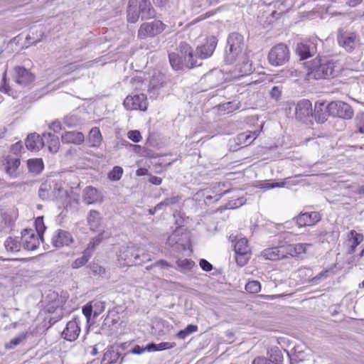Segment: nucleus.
Instances as JSON below:
<instances>
[{
  "label": "nucleus",
  "mask_w": 364,
  "mask_h": 364,
  "mask_svg": "<svg viewBox=\"0 0 364 364\" xmlns=\"http://www.w3.org/2000/svg\"><path fill=\"white\" fill-rule=\"evenodd\" d=\"M168 58L170 64L175 70H182L183 68H192L201 65V62H198L197 57L194 58L191 47L185 42L181 43L176 51L170 53Z\"/></svg>",
  "instance_id": "f257e3e1"
},
{
  "label": "nucleus",
  "mask_w": 364,
  "mask_h": 364,
  "mask_svg": "<svg viewBox=\"0 0 364 364\" xmlns=\"http://www.w3.org/2000/svg\"><path fill=\"white\" fill-rule=\"evenodd\" d=\"M335 63L326 57L314 59L308 66L309 80H321L333 77Z\"/></svg>",
  "instance_id": "f03ea898"
},
{
  "label": "nucleus",
  "mask_w": 364,
  "mask_h": 364,
  "mask_svg": "<svg viewBox=\"0 0 364 364\" xmlns=\"http://www.w3.org/2000/svg\"><path fill=\"white\" fill-rule=\"evenodd\" d=\"M127 21L136 23L139 18L143 20L154 18L156 12L150 1H129L127 8Z\"/></svg>",
  "instance_id": "7ed1b4c3"
},
{
  "label": "nucleus",
  "mask_w": 364,
  "mask_h": 364,
  "mask_svg": "<svg viewBox=\"0 0 364 364\" xmlns=\"http://www.w3.org/2000/svg\"><path fill=\"white\" fill-rule=\"evenodd\" d=\"M244 48V38L237 32L228 36L225 49V60L228 63H233L242 54Z\"/></svg>",
  "instance_id": "20e7f679"
},
{
  "label": "nucleus",
  "mask_w": 364,
  "mask_h": 364,
  "mask_svg": "<svg viewBox=\"0 0 364 364\" xmlns=\"http://www.w3.org/2000/svg\"><path fill=\"white\" fill-rule=\"evenodd\" d=\"M290 52L287 45L280 43L273 46L268 53L269 63L273 66H281L287 63Z\"/></svg>",
  "instance_id": "39448f33"
},
{
  "label": "nucleus",
  "mask_w": 364,
  "mask_h": 364,
  "mask_svg": "<svg viewBox=\"0 0 364 364\" xmlns=\"http://www.w3.org/2000/svg\"><path fill=\"white\" fill-rule=\"evenodd\" d=\"M166 27V26L160 20L143 23L138 29L137 37L141 40L154 38L161 33Z\"/></svg>",
  "instance_id": "423d86ee"
},
{
  "label": "nucleus",
  "mask_w": 364,
  "mask_h": 364,
  "mask_svg": "<svg viewBox=\"0 0 364 364\" xmlns=\"http://www.w3.org/2000/svg\"><path fill=\"white\" fill-rule=\"evenodd\" d=\"M117 257L118 260L122 262V265H138L144 262V259H141L139 251L133 245L121 247Z\"/></svg>",
  "instance_id": "0eeeda50"
},
{
  "label": "nucleus",
  "mask_w": 364,
  "mask_h": 364,
  "mask_svg": "<svg viewBox=\"0 0 364 364\" xmlns=\"http://www.w3.org/2000/svg\"><path fill=\"white\" fill-rule=\"evenodd\" d=\"M328 114L334 117L350 119L353 117L352 107L342 101H332L328 104Z\"/></svg>",
  "instance_id": "6e6552de"
},
{
  "label": "nucleus",
  "mask_w": 364,
  "mask_h": 364,
  "mask_svg": "<svg viewBox=\"0 0 364 364\" xmlns=\"http://www.w3.org/2000/svg\"><path fill=\"white\" fill-rule=\"evenodd\" d=\"M218 44V39L215 36H211L206 38L205 43L197 46L194 58L197 57V60H203L210 57Z\"/></svg>",
  "instance_id": "1a4fd4ad"
},
{
  "label": "nucleus",
  "mask_w": 364,
  "mask_h": 364,
  "mask_svg": "<svg viewBox=\"0 0 364 364\" xmlns=\"http://www.w3.org/2000/svg\"><path fill=\"white\" fill-rule=\"evenodd\" d=\"M123 105L128 110L145 111L147 109L146 96L142 93L127 96L124 100Z\"/></svg>",
  "instance_id": "9d476101"
},
{
  "label": "nucleus",
  "mask_w": 364,
  "mask_h": 364,
  "mask_svg": "<svg viewBox=\"0 0 364 364\" xmlns=\"http://www.w3.org/2000/svg\"><path fill=\"white\" fill-rule=\"evenodd\" d=\"M40 238L42 239V237L36 234L35 230L24 229L21 232V245L26 250H34L39 246Z\"/></svg>",
  "instance_id": "9b49d317"
},
{
  "label": "nucleus",
  "mask_w": 364,
  "mask_h": 364,
  "mask_svg": "<svg viewBox=\"0 0 364 364\" xmlns=\"http://www.w3.org/2000/svg\"><path fill=\"white\" fill-rule=\"evenodd\" d=\"M74 242L72 235L65 230L58 229L51 237L52 245L58 248L69 246Z\"/></svg>",
  "instance_id": "f8f14e48"
},
{
  "label": "nucleus",
  "mask_w": 364,
  "mask_h": 364,
  "mask_svg": "<svg viewBox=\"0 0 364 364\" xmlns=\"http://www.w3.org/2000/svg\"><path fill=\"white\" fill-rule=\"evenodd\" d=\"M338 44L347 52H352L358 44V40L355 33L339 32L337 36Z\"/></svg>",
  "instance_id": "ddd939ff"
},
{
  "label": "nucleus",
  "mask_w": 364,
  "mask_h": 364,
  "mask_svg": "<svg viewBox=\"0 0 364 364\" xmlns=\"http://www.w3.org/2000/svg\"><path fill=\"white\" fill-rule=\"evenodd\" d=\"M312 105L309 100H302L298 102L295 109L296 118L305 122L309 117H312Z\"/></svg>",
  "instance_id": "4468645a"
},
{
  "label": "nucleus",
  "mask_w": 364,
  "mask_h": 364,
  "mask_svg": "<svg viewBox=\"0 0 364 364\" xmlns=\"http://www.w3.org/2000/svg\"><path fill=\"white\" fill-rule=\"evenodd\" d=\"M15 82L22 86H26L34 81L35 76L28 70L21 66L14 68Z\"/></svg>",
  "instance_id": "2eb2a0df"
},
{
  "label": "nucleus",
  "mask_w": 364,
  "mask_h": 364,
  "mask_svg": "<svg viewBox=\"0 0 364 364\" xmlns=\"http://www.w3.org/2000/svg\"><path fill=\"white\" fill-rule=\"evenodd\" d=\"M80 333L79 321L74 318L67 323L66 327L62 333L63 338L69 341H75Z\"/></svg>",
  "instance_id": "dca6fc26"
},
{
  "label": "nucleus",
  "mask_w": 364,
  "mask_h": 364,
  "mask_svg": "<svg viewBox=\"0 0 364 364\" xmlns=\"http://www.w3.org/2000/svg\"><path fill=\"white\" fill-rule=\"evenodd\" d=\"M321 220L318 212L301 213L296 218V223L299 227L312 226Z\"/></svg>",
  "instance_id": "f3484780"
},
{
  "label": "nucleus",
  "mask_w": 364,
  "mask_h": 364,
  "mask_svg": "<svg viewBox=\"0 0 364 364\" xmlns=\"http://www.w3.org/2000/svg\"><path fill=\"white\" fill-rule=\"evenodd\" d=\"M6 172L11 178H17L19 175L18 171L21 164V160L18 156L8 155L6 158Z\"/></svg>",
  "instance_id": "a211bd4d"
},
{
  "label": "nucleus",
  "mask_w": 364,
  "mask_h": 364,
  "mask_svg": "<svg viewBox=\"0 0 364 364\" xmlns=\"http://www.w3.org/2000/svg\"><path fill=\"white\" fill-rule=\"evenodd\" d=\"M316 51V46L311 41L298 43L296 47V53L301 59H306L312 56Z\"/></svg>",
  "instance_id": "6ab92c4d"
},
{
  "label": "nucleus",
  "mask_w": 364,
  "mask_h": 364,
  "mask_svg": "<svg viewBox=\"0 0 364 364\" xmlns=\"http://www.w3.org/2000/svg\"><path fill=\"white\" fill-rule=\"evenodd\" d=\"M328 108L324 102H316L314 105V110L312 117L318 123H324L328 118Z\"/></svg>",
  "instance_id": "aec40b11"
},
{
  "label": "nucleus",
  "mask_w": 364,
  "mask_h": 364,
  "mask_svg": "<svg viewBox=\"0 0 364 364\" xmlns=\"http://www.w3.org/2000/svg\"><path fill=\"white\" fill-rule=\"evenodd\" d=\"M25 144L28 150H39L44 146L43 136L41 137L39 134L36 133L31 134L27 136Z\"/></svg>",
  "instance_id": "412c9836"
},
{
  "label": "nucleus",
  "mask_w": 364,
  "mask_h": 364,
  "mask_svg": "<svg viewBox=\"0 0 364 364\" xmlns=\"http://www.w3.org/2000/svg\"><path fill=\"white\" fill-rule=\"evenodd\" d=\"M85 140L84 134L80 132H65L61 136V141L65 144H74L79 145Z\"/></svg>",
  "instance_id": "4be33fe9"
},
{
  "label": "nucleus",
  "mask_w": 364,
  "mask_h": 364,
  "mask_svg": "<svg viewBox=\"0 0 364 364\" xmlns=\"http://www.w3.org/2000/svg\"><path fill=\"white\" fill-rule=\"evenodd\" d=\"M102 195L92 186H87L83 191V200L87 204H93L98 201H102Z\"/></svg>",
  "instance_id": "5701e85b"
},
{
  "label": "nucleus",
  "mask_w": 364,
  "mask_h": 364,
  "mask_svg": "<svg viewBox=\"0 0 364 364\" xmlns=\"http://www.w3.org/2000/svg\"><path fill=\"white\" fill-rule=\"evenodd\" d=\"M44 146L48 145L51 153H57L60 148V141L58 136L51 133H43Z\"/></svg>",
  "instance_id": "b1692460"
},
{
  "label": "nucleus",
  "mask_w": 364,
  "mask_h": 364,
  "mask_svg": "<svg viewBox=\"0 0 364 364\" xmlns=\"http://www.w3.org/2000/svg\"><path fill=\"white\" fill-rule=\"evenodd\" d=\"M55 187H53L51 182L45 181L41 183L38 190V196L42 200H49L55 196Z\"/></svg>",
  "instance_id": "393cba45"
},
{
  "label": "nucleus",
  "mask_w": 364,
  "mask_h": 364,
  "mask_svg": "<svg viewBox=\"0 0 364 364\" xmlns=\"http://www.w3.org/2000/svg\"><path fill=\"white\" fill-rule=\"evenodd\" d=\"M261 255L265 259L269 260H279L284 258L281 246L265 249L261 252Z\"/></svg>",
  "instance_id": "a878e982"
},
{
  "label": "nucleus",
  "mask_w": 364,
  "mask_h": 364,
  "mask_svg": "<svg viewBox=\"0 0 364 364\" xmlns=\"http://www.w3.org/2000/svg\"><path fill=\"white\" fill-rule=\"evenodd\" d=\"M120 357V353L114 347L112 346L108 348L105 353H104L103 358L102 359V364H113L115 363L119 358Z\"/></svg>",
  "instance_id": "bb28decb"
},
{
  "label": "nucleus",
  "mask_w": 364,
  "mask_h": 364,
  "mask_svg": "<svg viewBox=\"0 0 364 364\" xmlns=\"http://www.w3.org/2000/svg\"><path fill=\"white\" fill-rule=\"evenodd\" d=\"M260 131H255L253 132H243L237 135V141L240 145L245 146L250 145L257 137Z\"/></svg>",
  "instance_id": "cd10ccee"
},
{
  "label": "nucleus",
  "mask_w": 364,
  "mask_h": 364,
  "mask_svg": "<svg viewBox=\"0 0 364 364\" xmlns=\"http://www.w3.org/2000/svg\"><path fill=\"white\" fill-rule=\"evenodd\" d=\"M87 141L92 147H99L102 141V136L98 127L91 129L89 132Z\"/></svg>",
  "instance_id": "c85d7f7f"
},
{
  "label": "nucleus",
  "mask_w": 364,
  "mask_h": 364,
  "mask_svg": "<svg viewBox=\"0 0 364 364\" xmlns=\"http://www.w3.org/2000/svg\"><path fill=\"white\" fill-rule=\"evenodd\" d=\"M350 237L348 239V253L353 254L356 247L363 241V235L353 230H350Z\"/></svg>",
  "instance_id": "c756f323"
},
{
  "label": "nucleus",
  "mask_w": 364,
  "mask_h": 364,
  "mask_svg": "<svg viewBox=\"0 0 364 364\" xmlns=\"http://www.w3.org/2000/svg\"><path fill=\"white\" fill-rule=\"evenodd\" d=\"M28 171L34 174L40 173L43 169V162L41 159H31L27 161Z\"/></svg>",
  "instance_id": "7c9ffc66"
},
{
  "label": "nucleus",
  "mask_w": 364,
  "mask_h": 364,
  "mask_svg": "<svg viewBox=\"0 0 364 364\" xmlns=\"http://www.w3.org/2000/svg\"><path fill=\"white\" fill-rule=\"evenodd\" d=\"M87 223L90 230H95L100 224V214L98 211L90 210L87 216Z\"/></svg>",
  "instance_id": "2f4dec72"
},
{
  "label": "nucleus",
  "mask_w": 364,
  "mask_h": 364,
  "mask_svg": "<svg viewBox=\"0 0 364 364\" xmlns=\"http://www.w3.org/2000/svg\"><path fill=\"white\" fill-rule=\"evenodd\" d=\"M275 4L274 6L277 8V10L272 11V15L275 16L276 15H280L287 12L290 8L293 6L292 1H274Z\"/></svg>",
  "instance_id": "473e14b6"
},
{
  "label": "nucleus",
  "mask_w": 364,
  "mask_h": 364,
  "mask_svg": "<svg viewBox=\"0 0 364 364\" xmlns=\"http://www.w3.org/2000/svg\"><path fill=\"white\" fill-rule=\"evenodd\" d=\"M4 246L7 251L11 252H18L21 247V242L18 237H9L4 242Z\"/></svg>",
  "instance_id": "72a5a7b5"
},
{
  "label": "nucleus",
  "mask_w": 364,
  "mask_h": 364,
  "mask_svg": "<svg viewBox=\"0 0 364 364\" xmlns=\"http://www.w3.org/2000/svg\"><path fill=\"white\" fill-rule=\"evenodd\" d=\"M176 346L175 343L162 342L159 344L149 343L146 345L147 351H159L173 348Z\"/></svg>",
  "instance_id": "f704fd0d"
},
{
  "label": "nucleus",
  "mask_w": 364,
  "mask_h": 364,
  "mask_svg": "<svg viewBox=\"0 0 364 364\" xmlns=\"http://www.w3.org/2000/svg\"><path fill=\"white\" fill-rule=\"evenodd\" d=\"M91 255L87 251H83L82 256L80 257L77 258L73 263H72V267L73 269H78L82 266H84L88 260L90 259Z\"/></svg>",
  "instance_id": "c9c22d12"
},
{
  "label": "nucleus",
  "mask_w": 364,
  "mask_h": 364,
  "mask_svg": "<svg viewBox=\"0 0 364 364\" xmlns=\"http://www.w3.org/2000/svg\"><path fill=\"white\" fill-rule=\"evenodd\" d=\"M90 305L92 307L94 317H97L105 308V302L100 300H92L90 301Z\"/></svg>",
  "instance_id": "e433bc0d"
},
{
  "label": "nucleus",
  "mask_w": 364,
  "mask_h": 364,
  "mask_svg": "<svg viewBox=\"0 0 364 364\" xmlns=\"http://www.w3.org/2000/svg\"><path fill=\"white\" fill-rule=\"evenodd\" d=\"M234 249L235 253L250 252L247 245V240L246 238H240L238 240L235 244Z\"/></svg>",
  "instance_id": "4c0bfd02"
},
{
  "label": "nucleus",
  "mask_w": 364,
  "mask_h": 364,
  "mask_svg": "<svg viewBox=\"0 0 364 364\" xmlns=\"http://www.w3.org/2000/svg\"><path fill=\"white\" fill-rule=\"evenodd\" d=\"M198 331L196 325L189 324L184 329L181 330L177 333V337L180 339H185L190 334L195 333Z\"/></svg>",
  "instance_id": "58836bf2"
},
{
  "label": "nucleus",
  "mask_w": 364,
  "mask_h": 364,
  "mask_svg": "<svg viewBox=\"0 0 364 364\" xmlns=\"http://www.w3.org/2000/svg\"><path fill=\"white\" fill-rule=\"evenodd\" d=\"M28 333L22 332L19 333L16 337L12 338L9 343L6 345L8 348H14L16 346L19 345L22 341H25L27 338Z\"/></svg>",
  "instance_id": "ea45409f"
},
{
  "label": "nucleus",
  "mask_w": 364,
  "mask_h": 364,
  "mask_svg": "<svg viewBox=\"0 0 364 364\" xmlns=\"http://www.w3.org/2000/svg\"><path fill=\"white\" fill-rule=\"evenodd\" d=\"M119 317L117 314H109L105 318L103 326H107L109 328L113 327L119 322Z\"/></svg>",
  "instance_id": "a19ab883"
},
{
  "label": "nucleus",
  "mask_w": 364,
  "mask_h": 364,
  "mask_svg": "<svg viewBox=\"0 0 364 364\" xmlns=\"http://www.w3.org/2000/svg\"><path fill=\"white\" fill-rule=\"evenodd\" d=\"M261 289V284L258 281H250L245 285V290L251 294L258 293Z\"/></svg>",
  "instance_id": "79ce46f5"
},
{
  "label": "nucleus",
  "mask_w": 364,
  "mask_h": 364,
  "mask_svg": "<svg viewBox=\"0 0 364 364\" xmlns=\"http://www.w3.org/2000/svg\"><path fill=\"white\" fill-rule=\"evenodd\" d=\"M123 174V168L120 166H116L109 173L108 177L112 181H119Z\"/></svg>",
  "instance_id": "37998d69"
},
{
  "label": "nucleus",
  "mask_w": 364,
  "mask_h": 364,
  "mask_svg": "<svg viewBox=\"0 0 364 364\" xmlns=\"http://www.w3.org/2000/svg\"><path fill=\"white\" fill-rule=\"evenodd\" d=\"M235 254L236 262L240 267L245 266L250 258V252Z\"/></svg>",
  "instance_id": "c03bdc74"
},
{
  "label": "nucleus",
  "mask_w": 364,
  "mask_h": 364,
  "mask_svg": "<svg viewBox=\"0 0 364 364\" xmlns=\"http://www.w3.org/2000/svg\"><path fill=\"white\" fill-rule=\"evenodd\" d=\"M176 264L181 270H189L195 264L194 262L189 259H178Z\"/></svg>",
  "instance_id": "a18cd8bd"
},
{
  "label": "nucleus",
  "mask_w": 364,
  "mask_h": 364,
  "mask_svg": "<svg viewBox=\"0 0 364 364\" xmlns=\"http://www.w3.org/2000/svg\"><path fill=\"white\" fill-rule=\"evenodd\" d=\"M102 241V235H99L97 237L92 238L87 245V248L85 251H87L92 256V252L97 245H98Z\"/></svg>",
  "instance_id": "49530a36"
},
{
  "label": "nucleus",
  "mask_w": 364,
  "mask_h": 364,
  "mask_svg": "<svg viewBox=\"0 0 364 364\" xmlns=\"http://www.w3.org/2000/svg\"><path fill=\"white\" fill-rule=\"evenodd\" d=\"M294 247V244H287L281 246V250L282 252V255H284V258L287 257L288 255L291 257H296V252Z\"/></svg>",
  "instance_id": "de8ad7c7"
},
{
  "label": "nucleus",
  "mask_w": 364,
  "mask_h": 364,
  "mask_svg": "<svg viewBox=\"0 0 364 364\" xmlns=\"http://www.w3.org/2000/svg\"><path fill=\"white\" fill-rule=\"evenodd\" d=\"M356 127L359 132L364 134V112H359L355 118Z\"/></svg>",
  "instance_id": "09e8293b"
},
{
  "label": "nucleus",
  "mask_w": 364,
  "mask_h": 364,
  "mask_svg": "<svg viewBox=\"0 0 364 364\" xmlns=\"http://www.w3.org/2000/svg\"><path fill=\"white\" fill-rule=\"evenodd\" d=\"M241 75H247L252 71V65L248 60L243 62L242 65H236Z\"/></svg>",
  "instance_id": "8fccbe9b"
},
{
  "label": "nucleus",
  "mask_w": 364,
  "mask_h": 364,
  "mask_svg": "<svg viewBox=\"0 0 364 364\" xmlns=\"http://www.w3.org/2000/svg\"><path fill=\"white\" fill-rule=\"evenodd\" d=\"M283 357L279 351H274L269 353V356L267 360L272 364H281L282 362Z\"/></svg>",
  "instance_id": "3c124183"
},
{
  "label": "nucleus",
  "mask_w": 364,
  "mask_h": 364,
  "mask_svg": "<svg viewBox=\"0 0 364 364\" xmlns=\"http://www.w3.org/2000/svg\"><path fill=\"white\" fill-rule=\"evenodd\" d=\"M79 122V119L75 115H68L63 119V123L68 127H76Z\"/></svg>",
  "instance_id": "603ef678"
},
{
  "label": "nucleus",
  "mask_w": 364,
  "mask_h": 364,
  "mask_svg": "<svg viewBox=\"0 0 364 364\" xmlns=\"http://www.w3.org/2000/svg\"><path fill=\"white\" fill-rule=\"evenodd\" d=\"M36 234L42 237L43 233L46 230V226L43 223V217H38L36 220Z\"/></svg>",
  "instance_id": "864d4df0"
},
{
  "label": "nucleus",
  "mask_w": 364,
  "mask_h": 364,
  "mask_svg": "<svg viewBox=\"0 0 364 364\" xmlns=\"http://www.w3.org/2000/svg\"><path fill=\"white\" fill-rule=\"evenodd\" d=\"M238 108H239L238 105H235L233 102H226V103L219 105V109L220 110L225 111L228 113L232 112V111H234Z\"/></svg>",
  "instance_id": "5fc2aeb1"
},
{
  "label": "nucleus",
  "mask_w": 364,
  "mask_h": 364,
  "mask_svg": "<svg viewBox=\"0 0 364 364\" xmlns=\"http://www.w3.org/2000/svg\"><path fill=\"white\" fill-rule=\"evenodd\" d=\"M310 244L307 243H296L294 244V250L296 252V257L299 256L301 254H305L306 247L310 246Z\"/></svg>",
  "instance_id": "6e6d98bb"
},
{
  "label": "nucleus",
  "mask_w": 364,
  "mask_h": 364,
  "mask_svg": "<svg viewBox=\"0 0 364 364\" xmlns=\"http://www.w3.org/2000/svg\"><path fill=\"white\" fill-rule=\"evenodd\" d=\"M279 183H270L268 181H260L257 185V187L261 189H270L276 187H279Z\"/></svg>",
  "instance_id": "4d7b16f0"
},
{
  "label": "nucleus",
  "mask_w": 364,
  "mask_h": 364,
  "mask_svg": "<svg viewBox=\"0 0 364 364\" xmlns=\"http://www.w3.org/2000/svg\"><path fill=\"white\" fill-rule=\"evenodd\" d=\"M23 144L21 141L16 142L11 146V152L14 154L13 156H18L20 158V154L23 149Z\"/></svg>",
  "instance_id": "13d9d810"
},
{
  "label": "nucleus",
  "mask_w": 364,
  "mask_h": 364,
  "mask_svg": "<svg viewBox=\"0 0 364 364\" xmlns=\"http://www.w3.org/2000/svg\"><path fill=\"white\" fill-rule=\"evenodd\" d=\"M204 3L202 4L201 1H193V11L196 14H198L200 12L199 8L203 6L204 9H207L211 5V1H203Z\"/></svg>",
  "instance_id": "bf43d9fd"
},
{
  "label": "nucleus",
  "mask_w": 364,
  "mask_h": 364,
  "mask_svg": "<svg viewBox=\"0 0 364 364\" xmlns=\"http://www.w3.org/2000/svg\"><path fill=\"white\" fill-rule=\"evenodd\" d=\"M127 136L130 140L135 143L139 142L141 139V133L138 130L129 131L127 134Z\"/></svg>",
  "instance_id": "052dcab7"
},
{
  "label": "nucleus",
  "mask_w": 364,
  "mask_h": 364,
  "mask_svg": "<svg viewBox=\"0 0 364 364\" xmlns=\"http://www.w3.org/2000/svg\"><path fill=\"white\" fill-rule=\"evenodd\" d=\"M282 90L279 86H274L269 92L270 97L275 100H278L280 98Z\"/></svg>",
  "instance_id": "680f3d73"
},
{
  "label": "nucleus",
  "mask_w": 364,
  "mask_h": 364,
  "mask_svg": "<svg viewBox=\"0 0 364 364\" xmlns=\"http://www.w3.org/2000/svg\"><path fill=\"white\" fill-rule=\"evenodd\" d=\"M180 199H181V198L178 196H176L165 198L164 200V202L165 203V205L167 207V206L173 205L178 203V201L180 200Z\"/></svg>",
  "instance_id": "e2e57ef3"
},
{
  "label": "nucleus",
  "mask_w": 364,
  "mask_h": 364,
  "mask_svg": "<svg viewBox=\"0 0 364 364\" xmlns=\"http://www.w3.org/2000/svg\"><path fill=\"white\" fill-rule=\"evenodd\" d=\"M199 264L201 269L205 272H210L213 269V265L205 259H201Z\"/></svg>",
  "instance_id": "0e129e2a"
},
{
  "label": "nucleus",
  "mask_w": 364,
  "mask_h": 364,
  "mask_svg": "<svg viewBox=\"0 0 364 364\" xmlns=\"http://www.w3.org/2000/svg\"><path fill=\"white\" fill-rule=\"evenodd\" d=\"M93 313L92 307L90 302L82 307V314L87 320L90 318L92 314Z\"/></svg>",
  "instance_id": "69168bd1"
},
{
  "label": "nucleus",
  "mask_w": 364,
  "mask_h": 364,
  "mask_svg": "<svg viewBox=\"0 0 364 364\" xmlns=\"http://www.w3.org/2000/svg\"><path fill=\"white\" fill-rule=\"evenodd\" d=\"M3 83L0 86V91L2 92L8 93L10 90L9 85L6 83V71L4 73L3 75Z\"/></svg>",
  "instance_id": "338daca9"
},
{
  "label": "nucleus",
  "mask_w": 364,
  "mask_h": 364,
  "mask_svg": "<svg viewBox=\"0 0 364 364\" xmlns=\"http://www.w3.org/2000/svg\"><path fill=\"white\" fill-rule=\"evenodd\" d=\"M328 269L323 270L321 272H320L318 275H316L311 279L312 282L314 284H317L321 279L328 277Z\"/></svg>",
  "instance_id": "774afa93"
}]
</instances>
